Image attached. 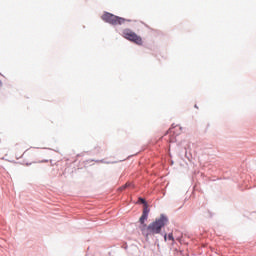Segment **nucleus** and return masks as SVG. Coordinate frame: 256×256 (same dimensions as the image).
Returning a JSON list of instances; mask_svg holds the SVG:
<instances>
[{
    "instance_id": "f257e3e1",
    "label": "nucleus",
    "mask_w": 256,
    "mask_h": 256,
    "mask_svg": "<svg viewBox=\"0 0 256 256\" xmlns=\"http://www.w3.org/2000/svg\"><path fill=\"white\" fill-rule=\"evenodd\" d=\"M167 217L164 215H161L160 218L156 219L154 222L150 223L148 225V231L150 235H158V233H161V229L165 227L168 223Z\"/></svg>"
},
{
    "instance_id": "f03ea898",
    "label": "nucleus",
    "mask_w": 256,
    "mask_h": 256,
    "mask_svg": "<svg viewBox=\"0 0 256 256\" xmlns=\"http://www.w3.org/2000/svg\"><path fill=\"white\" fill-rule=\"evenodd\" d=\"M102 21H105V23H109L110 25H123L127 23V19L121 18L119 16L113 15L109 12H106L101 17Z\"/></svg>"
},
{
    "instance_id": "7ed1b4c3",
    "label": "nucleus",
    "mask_w": 256,
    "mask_h": 256,
    "mask_svg": "<svg viewBox=\"0 0 256 256\" xmlns=\"http://www.w3.org/2000/svg\"><path fill=\"white\" fill-rule=\"evenodd\" d=\"M122 37L128 41H131L132 43H135L136 45H143V38H141V36L137 35L131 29H124L122 31Z\"/></svg>"
},
{
    "instance_id": "20e7f679",
    "label": "nucleus",
    "mask_w": 256,
    "mask_h": 256,
    "mask_svg": "<svg viewBox=\"0 0 256 256\" xmlns=\"http://www.w3.org/2000/svg\"><path fill=\"white\" fill-rule=\"evenodd\" d=\"M139 229L142 232V235H144V237H149V235H151V232H149V226H147V224L140 223Z\"/></svg>"
},
{
    "instance_id": "39448f33",
    "label": "nucleus",
    "mask_w": 256,
    "mask_h": 256,
    "mask_svg": "<svg viewBox=\"0 0 256 256\" xmlns=\"http://www.w3.org/2000/svg\"><path fill=\"white\" fill-rule=\"evenodd\" d=\"M148 217H149V210L147 208H144L143 213L139 219V222L141 224L145 223V221H147Z\"/></svg>"
},
{
    "instance_id": "423d86ee",
    "label": "nucleus",
    "mask_w": 256,
    "mask_h": 256,
    "mask_svg": "<svg viewBox=\"0 0 256 256\" xmlns=\"http://www.w3.org/2000/svg\"><path fill=\"white\" fill-rule=\"evenodd\" d=\"M169 241H172V243H175V238L173 237V233L168 234Z\"/></svg>"
},
{
    "instance_id": "0eeeda50",
    "label": "nucleus",
    "mask_w": 256,
    "mask_h": 256,
    "mask_svg": "<svg viewBox=\"0 0 256 256\" xmlns=\"http://www.w3.org/2000/svg\"><path fill=\"white\" fill-rule=\"evenodd\" d=\"M139 201H140V203H143V204L146 203V202H145V199H143V198H139Z\"/></svg>"
},
{
    "instance_id": "6e6552de",
    "label": "nucleus",
    "mask_w": 256,
    "mask_h": 256,
    "mask_svg": "<svg viewBox=\"0 0 256 256\" xmlns=\"http://www.w3.org/2000/svg\"><path fill=\"white\" fill-rule=\"evenodd\" d=\"M164 241H167V234H165L164 236Z\"/></svg>"
},
{
    "instance_id": "1a4fd4ad",
    "label": "nucleus",
    "mask_w": 256,
    "mask_h": 256,
    "mask_svg": "<svg viewBox=\"0 0 256 256\" xmlns=\"http://www.w3.org/2000/svg\"><path fill=\"white\" fill-rule=\"evenodd\" d=\"M3 85V83L0 81V87Z\"/></svg>"
}]
</instances>
